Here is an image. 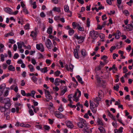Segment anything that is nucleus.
Instances as JSON below:
<instances>
[{
    "label": "nucleus",
    "mask_w": 133,
    "mask_h": 133,
    "mask_svg": "<svg viewBox=\"0 0 133 133\" xmlns=\"http://www.w3.org/2000/svg\"><path fill=\"white\" fill-rule=\"evenodd\" d=\"M55 116L57 118H62L64 117L63 115L58 111H56L54 113Z\"/></svg>",
    "instance_id": "obj_8"
},
{
    "label": "nucleus",
    "mask_w": 133,
    "mask_h": 133,
    "mask_svg": "<svg viewBox=\"0 0 133 133\" xmlns=\"http://www.w3.org/2000/svg\"><path fill=\"white\" fill-rule=\"evenodd\" d=\"M77 125L80 128H83L84 125L82 123L79 122L77 123Z\"/></svg>",
    "instance_id": "obj_29"
},
{
    "label": "nucleus",
    "mask_w": 133,
    "mask_h": 133,
    "mask_svg": "<svg viewBox=\"0 0 133 133\" xmlns=\"http://www.w3.org/2000/svg\"><path fill=\"white\" fill-rule=\"evenodd\" d=\"M35 93V91L32 90L30 94L31 95V96L34 98H35V97H34V95Z\"/></svg>",
    "instance_id": "obj_34"
},
{
    "label": "nucleus",
    "mask_w": 133,
    "mask_h": 133,
    "mask_svg": "<svg viewBox=\"0 0 133 133\" xmlns=\"http://www.w3.org/2000/svg\"><path fill=\"white\" fill-rule=\"evenodd\" d=\"M40 16L42 17H44L45 15L43 12H42L40 14Z\"/></svg>",
    "instance_id": "obj_59"
},
{
    "label": "nucleus",
    "mask_w": 133,
    "mask_h": 133,
    "mask_svg": "<svg viewBox=\"0 0 133 133\" xmlns=\"http://www.w3.org/2000/svg\"><path fill=\"white\" fill-rule=\"evenodd\" d=\"M9 70L13 71H14L15 70V68L12 65H9Z\"/></svg>",
    "instance_id": "obj_20"
},
{
    "label": "nucleus",
    "mask_w": 133,
    "mask_h": 133,
    "mask_svg": "<svg viewBox=\"0 0 133 133\" xmlns=\"http://www.w3.org/2000/svg\"><path fill=\"white\" fill-rule=\"evenodd\" d=\"M67 88H64L62 91L61 94V95H63L67 91Z\"/></svg>",
    "instance_id": "obj_30"
},
{
    "label": "nucleus",
    "mask_w": 133,
    "mask_h": 133,
    "mask_svg": "<svg viewBox=\"0 0 133 133\" xmlns=\"http://www.w3.org/2000/svg\"><path fill=\"white\" fill-rule=\"evenodd\" d=\"M90 108L91 109V110L92 112L94 113H95L97 111L96 108L95 107L94 105L95 104V103L91 101H90Z\"/></svg>",
    "instance_id": "obj_4"
},
{
    "label": "nucleus",
    "mask_w": 133,
    "mask_h": 133,
    "mask_svg": "<svg viewBox=\"0 0 133 133\" xmlns=\"http://www.w3.org/2000/svg\"><path fill=\"white\" fill-rule=\"evenodd\" d=\"M64 10L65 11L68 12H70L71 14V11H70L69 10V7L67 5H64Z\"/></svg>",
    "instance_id": "obj_13"
},
{
    "label": "nucleus",
    "mask_w": 133,
    "mask_h": 133,
    "mask_svg": "<svg viewBox=\"0 0 133 133\" xmlns=\"http://www.w3.org/2000/svg\"><path fill=\"white\" fill-rule=\"evenodd\" d=\"M119 88V85L118 84L116 85L115 86H114V89L117 91H118Z\"/></svg>",
    "instance_id": "obj_27"
},
{
    "label": "nucleus",
    "mask_w": 133,
    "mask_h": 133,
    "mask_svg": "<svg viewBox=\"0 0 133 133\" xmlns=\"http://www.w3.org/2000/svg\"><path fill=\"white\" fill-rule=\"evenodd\" d=\"M24 28L25 29H29V24H28L25 25L24 26Z\"/></svg>",
    "instance_id": "obj_53"
},
{
    "label": "nucleus",
    "mask_w": 133,
    "mask_h": 133,
    "mask_svg": "<svg viewBox=\"0 0 133 133\" xmlns=\"http://www.w3.org/2000/svg\"><path fill=\"white\" fill-rule=\"evenodd\" d=\"M47 68L46 67L44 68H42L40 69V70L42 72H43L44 73L46 72L47 71Z\"/></svg>",
    "instance_id": "obj_24"
},
{
    "label": "nucleus",
    "mask_w": 133,
    "mask_h": 133,
    "mask_svg": "<svg viewBox=\"0 0 133 133\" xmlns=\"http://www.w3.org/2000/svg\"><path fill=\"white\" fill-rule=\"evenodd\" d=\"M133 2L132 0H130L129 2L127 3V4L129 6H131V3H133Z\"/></svg>",
    "instance_id": "obj_50"
},
{
    "label": "nucleus",
    "mask_w": 133,
    "mask_h": 133,
    "mask_svg": "<svg viewBox=\"0 0 133 133\" xmlns=\"http://www.w3.org/2000/svg\"><path fill=\"white\" fill-rule=\"evenodd\" d=\"M60 73V72L59 71L57 70L55 72L54 74L56 76H59Z\"/></svg>",
    "instance_id": "obj_40"
},
{
    "label": "nucleus",
    "mask_w": 133,
    "mask_h": 133,
    "mask_svg": "<svg viewBox=\"0 0 133 133\" xmlns=\"http://www.w3.org/2000/svg\"><path fill=\"white\" fill-rule=\"evenodd\" d=\"M108 58L105 55H104L101 58V59H103L104 61L106 62V59H107Z\"/></svg>",
    "instance_id": "obj_42"
},
{
    "label": "nucleus",
    "mask_w": 133,
    "mask_h": 133,
    "mask_svg": "<svg viewBox=\"0 0 133 133\" xmlns=\"http://www.w3.org/2000/svg\"><path fill=\"white\" fill-rule=\"evenodd\" d=\"M35 106L32 105V107L34 109V111L35 113H36V109L37 110V111H38L39 109L38 107H37L36 108H35Z\"/></svg>",
    "instance_id": "obj_37"
},
{
    "label": "nucleus",
    "mask_w": 133,
    "mask_h": 133,
    "mask_svg": "<svg viewBox=\"0 0 133 133\" xmlns=\"http://www.w3.org/2000/svg\"><path fill=\"white\" fill-rule=\"evenodd\" d=\"M65 82L64 80H61L59 78H56L55 80L54 83H65Z\"/></svg>",
    "instance_id": "obj_11"
},
{
    "label": "nucleus",
    "mask_w": 133,
    "mask_h": 133,
    "mask_svg": "<svg viewBox=\"0 0 133 133\" xmlns=\"http://www.w3.org/2000/svg\"><path fill=\"white\" fill-rule=\"evenodd\" d=\"M121 35V33L120 31L118 30H117V35H116L115 36V38L117 39H119Z\"/></svg>",
    "instance_id": "obj_14"
},
{
    "label": "nucleus",
    "mask_w": 133,
    "mask_h": 133,
    "mask_svg": "<svg viewBox=\"0 0 133 133\" xmlns=\"http://www.w3.org/2000/svg\"><path fill=\"white\" fill-rule=\"evenodd\" d=\"M19 55L17 53L15 54L14 56V59H16L18 58L19 57Z\"/></svg>",
    "instance_id": "obj_51"
},
{
    "label": "nucleus",
    "mask_w": 133,
    "mask_h": 133,
    "mask_svg": "<svg viewBox=\"0 0 133 133\" xmlns=\"http://www.w3.org/2000/svg\"><path fill=\"white\" fill-rule=\"evenodd\" d=\"M82 55L83 56H85L87 55V53L86 51V50L84 49H83L81 50Z\"/></svg>",
    "instance_id": "obj_17"
},
{
    "label": "nucleus",
    "mask_w": 133,
    "mask_h": 133,
    "mask_svg": "<svg viewBox=\"0 0 133 133\" xmlns=\"http://www.w3.org/2000/svg\"><path fill=\"white\" fill-rule=\"evenodd\" d=\"M28 67L30 69V71L31 72H33L34 70V69L33 68V66L31 64L28 65Z\"/></svg>",
    "instance_id": "obj_26"
},
{
    "label": "nucleus",
    "mask_w": 133,
    "mask_h": 133,
    "mask_svg": "<svg viewBox=\"0 0 133 133\" xmlns=\"http://www.w3.org/2000/svg\"><path fill=\"white\" fill-rule=\"evenodd\" d=\"M107 111L108 113V116L110 117H111L112 116V115L111 114L110 111L109 110H107Z\"/></svg>",
    "instance_id": "obj_63"
},
{
    "label": "nucleus",
    "mask_w": 133,
    "mask_h": 133,
    "mask_svg": "<svg viewBox=\"0 0 133 133\" xmlns=\"http://www.w3.org/2000/svg\"><path fill=\"white\" fill-rule=\"evenodd\" d=\"M53 10L54 11H56L59 12H61L60 8V7H54L53 9Z\"/></svg>",
    "instance_id": "obj_15"
},
{
    "label": "nucleus",
    "mask_w": 133,
    "mask_h": 133,
    "mask_svg": "<svg viewBox=\"0 0 133 133\" xmlns=\"http://www.w3.org/2000/svg\"><path fill=\"white\" fill-rule=\"evenodd\" d=\"M74 32V31L72 29H70L69 31V34L70 36H71L73 35Z\"/></svg>",
    "instance_id": "obj_28"
},
{
    "label": "nucleus",
    "mask_w": 133,
    "mask_h": 133,
    "mask_svg": "<svg viewBox=\"0 0 133 133\" xmlns=\"http://www.w3.org/2000/svg\"><path fill=\"white\" fill-rule=\"evenodd\" d=\"M52 28L51 27H49L47 30V32L48 34H50L52 33Z\"/></svg>",
    "instance_id": "obj_22"
},
{
    "label": "nucleus",
    "mask_w": 133,
    "mask_h": 133,
    "mask_svg": "<svg viewBox=\"0 0 133 133\" xmlns=\"http://www.w3.org/2000/svg\"><path fill=\"white\" fill-rule=\"evenodd\" d=\"M74 56L77 58H79V56L78 55V50L77 49H75L74 50Z\"/></svg>",
    "instance_id": "obj_10"
},
{
    "label": "nucleus",
    "mask_w": 133,
    "mask_h": 133,
    "mask_svg": "<svg viewBox=\"0 0 133 133\" xmlns=\"http://www.w3.org/2000/svg\"><path fill=\"white\" fill-rule=\"evenodd\" d=\"M101 66H99L96 67L95 69L96 73V74H98V71L100 70L101 69Z\"/></svg>",
    "instance_id": "obj_23"
},
{
    "label": "nucleus",
    "mask_w": 133,
    "mask_h": 133,
    "mask_svg": "<svg viewBox=\"0 0 133 133\" xmlns=\"http://www.w3.org/2000/svg\"><path fill=\"white\" fill-rule=\"evenodd\" d=\"M44 128L45 130H49L50 129V127L49 126H48L47 125H44Z\"/></svg>",
    "instance_id": "obj_38"
},
{
    "label": "nucleus",
    "mask_w": 133,
    "mask_h": 133,
    "mask_svg": "<svg viewBox=\"0 0 133 133\" xmlns=\"http://www.w3.org/2000/svg\"><path fill=\"white\" fill-rule=\"evenodd\" d=\"M44 90L46 97L49 99H52V97L50 94L49 91L45 89H44Z\"/></svg>",
    "instance_id": "obj_7"
},
{
    "label": "nucleus",
    "mask_w": 133,
    "mask_h": 133,
    "mask_svg": "<svg viewBox=\"0 0 133 133\" xmlns=\"http://www.w3.org/2000/svg\"><path fill=\"white\" fill-rule=\"evenodd\" d=\"M36 48L37 50H40L41 52L44 51V47L42 43L37 44Z\"/></svg>",
    "instance_id": "obj_5"
},
{
    "label": "nucleus",
    "mask_w": 133,
    "mask_h": 133,
    "mask_svg": "<svg viewBox=\"0 0 133 133\" xmlns=\"http://www.w3.org/2000/svg\"><path fill=\"white\" fill-rule=\"evenodd\" d=\"M101 133H105V129L103 127H101L98 128Z\"/></svg>",
    "instance_id": "obj_16"
},
{
    "label": "nucleus",
    "mask_w": 133,
    "mask_h": 133,
    "mask_svg": "<svg viewBox=\"0 0 133 133\" xmlns=\"http://www.w3.org/2000/svg\"><path fill=\"white\" fill-rule=\"evenodd\" d=\"M19 108L18 106L16 107V113H19Z\"/></svg>",
    "instance_id": "obj_62"
},
{
    "label": "nucleus",
    "mask_w": 133,
    "mask_h": 133,
    "mask_svg": "<svg viewBox=\"0 0 133 133\" xmlns=\"http://www.w3.org/2000/svg\"><path fill=\"white\" fill-rule=\"evenodd\" d=\"M29 112L31 116H32L34 115L33 111L32 109H30L29 111Z\"/></svg>",
    "instance_id": "obj_41"
},
{
    "label": "nucleus",
    "mask_w": 133,
    "mask_h": 133,
    "mask_svg": "<svg viewBox=\"0 0 133 133\" xmlns=\"http://www.w3.org/2000/svg\"><path fill=\"white\" fill-rule=\"evenodd\" d=\"M66 125L68 127L70 128H72L73 127V125L70 121H66Z\"/></svg>",
    "instance_id": "obj_9"
},
{
    "label": "nucleus",
    "mask_w": 133,
    "mask_h": 133,
    "mask_svg": "<svg viewBox=\"0 0 133 133\" xmlns=\"http://www.w3.org/2000/svg\"><path fill=\"white\" fill-rule=\"evenodd\" d=\"M116 79L115 80V82H118V81H119V77L118 75H116Z\"/></svg>",
    "instance_id": "obj_56"
},
{
    "label": "nucleus",
    "mask_w": 133,
    "mask_h": 133,
    "mask_svg": "<svg viewBox=\"0 0 133 133\" xmlns=\"http://www.w3.org/2000/svg\"><path fill=\"white\" fill-rule=\"evenodd\" d=\"M32 79L34 82H35L37 80V78L35 76H33L32 77Z\"/></svg>",
    "instance_id": "obj_49"
},
{
    "label": "nucleus",
    "mask_w": 133,
    "mask_h": 133,
    "mask_svg": "<svg viewBox=\"0 0 133 133\" xmlns=\"http://www.w3.org/2000/svg\"><path fill=\"white\" fill-rule=\"evenodd\" d=\"M76 78L77 79V80L79 82L81 83H82L83 82L82 81V79L81 78L79 75H77L76 77Z\"/></svg>",
    "instance_id": "obj_25"
},
{
    "label": "nucleus",
    "mask_w": 133,
    "mask_h": 133,
    "mask_svg": "<svg viewBox=\"0 0 133 133\" xmlns=\"http://www.w3.org/2000/svg\"><path fill=\"white\" fill-rule=\"evenodd\" d=\"M8 95V90H7L4 92L3 94V96L4 97H7Z\"/></svg>",
    "instance_id": "obj_33"
},
{
    "label": "nucleus",
    "mask_w": 133,
    "mask_h": 133,
    "mask_svg": "<svg viewBox=\"0 0 133 133\" xmlns=\"http://www.w3.org/2000/svg\"><path fill=\"white\" fill-rule=\"evenodd\" d=\"M89 36L93 39H95L98 37L99 34L97 32L93 30L90 31Z\"/></svg>",
    "instance_id": "obj_2"
},
{
    "label": "nucleus",
    "mask_w": 133,
    "mask_h": 133,
    "mask_svg": "<svg viewBox=\"0 0 133 133\" xmlns=\"http://www.w3.org/2000/svg\"><path fill=\"white\" fill-rule=\"evenodd\" d=\"M58 110L59 111L61 112H62V111H63V109L62 107V104H61V105L59 107L58 109Z\"/></svg>",
    "instance_id": "obj_45"
},
{
    "label": "nucleus",
    "mask_w": 133,
    "mask_h": 133,
    "mask_svg": "<svg viewBox=\"0 0 133 133\" xmlns=\"http://www.w3.org/2000/svg\"><path fill=\"white\" fill-rule=\"evenodd\" d=\"M72 25L73 26V28L75 29L77 26V23L75 22H73L72 23Z\"/></svg>",
    "instance_id": "obj_58"
},
{
    "label": "nucleus",
    "mask_w": 133,
    "mask_h": 133,
    "mask_svg": "<svg viewBox=\"0 0 133 133\" xmlns=\"http://www.w3.org/2000/svg\"><path fill=\"white\" fill-rule=\"evenodd\" d=\"M116 48L115 46H112L110 49V51L111 52H112L113 50H115Z\"/></svg>",
    "instance_id": "obj_46"
},
{
    "label": "nucleus",
    "mask_w": 133,
    "mask_h": 133,
    "mask_svg": "<svg viewBox=\"0 0 133 133\" xmlns=\"http://www.w3.org/2000/svg\"><path fill=\"white\" fill-rule=\"evenodd\" d=\"M74 66L71 64H70L69 65V71L72 72L73 71V69Z\"/></svg>",
    "instance_id": "obj_32"
},
{
    "label": "nucleus",
    "mask_w": 133,
    "mask_h": 133,
    "mask_svg": "<svg viewBox=\"0 0 133 133\" xmlns=\"http://www.w3.org/2000/svg\"><path fill=\"white\" fill-rule=\"evenodd\" d=\"M21 94L23 96H26V93L25 91L24 90H21Z\"/></svg>",
    "instance_id": "obj_61"
},
{
    "label": "nucleus",
    "mask_w": 133,
    "mask_h": 133,
    "mask_svg": "<svg viewBox=\"0 0 133 133\" xmlns=\"http://www.w3.org/2000/svg\"><path fill=\"white\" fill-rule=\"evenodd\" d=\"M89 18H88L87 19V26L88 27H89L90 26V21L89 20Z\"/></svg>",
    "instance_id": "obj_39"
},
{
    "label": "nucleus",
    "mask_w": 133,
    "mask_h": 133,
    "mask_svg": "<svg viewBox=\"0 0 133 133\" xmlns=\"http://www.w3.org/2000/svg\"><path fill=\"white\" fill-rule=\"evenodd\" d=\"M68 106H69L71 108H76V106L75 105H72L70 104H69L68 105Z\"/></svg>",
    "instance_id": "obj_57"
},
{
    "label": "nucleus",
    "mask_w": 133,
    "mask_h": 133,
    "mask_svg": "<svg viewBox=\"0 0 133 133\" xmlns=\"http://www.w3.org/2000/svg\"><path fill=\"white\" fill-rule=\"evenodd\" d=\"M97 122L98 123V125H101L103 126V124L102 120L98 118L97 120Z\"/></svg>",
    "instance_id": "obj_21"
},
{
    "label": "nucleus",
    "mask_w": 133,
    "mask_h": 133,
    "mask_svg": "<svg viewBox=\"0 0 133 133\" xmlns=\"http://www.w3.org/2000/svg\"><path fill=\"white\" fill-rule=\"evenodd\" d=\"M101 97H96V98L94 99V101L96 103L98 102L99 101H101Z\"/></svg>",
    "instance_id": "obj_19"
},
{
    "label": "nucleus",
    "mask_w": 133,
    "mask_h": 133,
    "mask_svg": "<svg viewBox=\"0 0 133 133\" xmlns=\"http://www.w3.org/2000/svg\"><path fill=\"white\" fill-rule=\"evenodd\" d=\"M98 84V85H97L98 87H102L103 88H105L106 87V85L105 84Z\"/></svg>",
    "instance_id": "obj_31"
},
{
    "label": "nucleus",
    "mask_w": 133,
    "mask_h": 133,
    "mask_svg": "<svg viewBox=\"0 0 133 133\" xmlns=\"http://www.w3.org/2000/svg\"><path fill=\"white\" fill-rule=\"evenodd\" d=\"M7 127V125L6 124H4L3 125H0V128L1 129L5 128Z\"/></svg>",
    "instance_id": "obj_60"
},
{
    "label": "nucleus",
    "mask_w": 133,
    "mask_h": 133,
    "mask_svg": "<svg viewBox=\"0 0 133 133\" xmlns=\"http://www.w3.org/2000/svg\"><path fill=\"white\" fill-rule=\"evenodd\" d=\"M45 44L46 47L48 48H50L52 46V44L50 39H48L45 42Z\"/></svg>",
    "instance_id": "obj_6"
},
{
    "label": "nucleus",
    "mask_w": 133,
    "mask_h": 133,
    "mask_svg": "<svg viewBox=\"0 0 133 133\" xmlns=\"http://www.w3.org/2000/svg\"><path fill=\"white\" fill-rule=\"evenodd\" d=\"M17 44L18 45V48L19 49H21L22 47V44L21 43L18 42H17Z\"/></svg>",
    "instance_id": "obj_44"
},
{
    "label": "nucleus",
    "mask_w": 133,
    "mask_h": 133,
    "mask_svg": "<svg viewBox=\"0 0 133 133\" xmlns=\"http://www.w3.org/2000/svg\"><path fill=\"white\" fill-rule=\"evenodd\" d=\"M23 11L26 14H28V11L26 8H24Z\"/></svg>",
    "instance_id": "obj_64"
},
{
    "label": "nucleus",
    "mask_w": 133,
    "mask_h": 133,
    "mask_svg": "<svg viewBox=\"0 0 133 133\" xmlns=\"http://www.w3.org/2000/svg\"><path fill=\"white\" fill-rule=\"evenodd\" d=\"M0 102L4 104V106L0 107V110L1 112H4V115L7 118L8 113L7 111L8 110V98L0 97Z\"/></svg>",
    "instance_id": "obj_1"
},
{
    "label": "nucleus",
    "mask_w": 133,
    "mask_h": 133,
    "mask_svg": "<svg viewBox=\"0 0 133 133\" xmlns=\"http://www.w3.org/2000/svg\"><path fill=\"white\" fill-rule=\"evenodd\" d=\"M103 92L101 90H99L98 91V97H101V95L102 94V93Z\"/></svg>",
    "instance_id": "obj_52"
},
{
    "label": "nucleus",
    "mask_w": 133,
    "mask_h": 133,
    "mask_svg": "<svg viewBox=\"0 0 133 133\" xmlns=\"http://www.w3.org/2000/svg\"><path fill=\"white\" fill-rule=\"evenodd\" d=\"M77 29L81 31H83L84 30V28L81 26H79L78 28Z\"/></svg>",
    "instance_id": "obj_54"
},
{
    "label": "nucleus",
    "mask_w": 133,
    "mask_h": 133,
    "mask_svg": "<svg viewBox=\"0 0 133 133\" xmlns=\"http://www.w3.org/2000/svg\"><path fill=\"white\" fill-rule=\"evenodd\" d=\"M4 45L2 44H0V52H2L3 51L2 48L4 47Z\"/></svg>",
    "instance_id": "obj_35"
},
{
    "label": "nucleus",
    "mask_w": 133,
    "mask_h": 133,
    "mask_svg": "<svg viewBox=\"0 0 133 133\" xmlns=\"http://www.w3.org/2000/svg\"><path fill=\"white\" fill-rule=\"evenodd\" d=\"M9 42L11 44H13L15 42V41L12 39H9Z\"/></svg>",
    "instance_id": "obj_47"
},
{
    "label": "nucleus",
    "mask_w": 133,
    "mask_h": 133,
    "mask_svg": "<svg viewBox=\"0 0 133 133\" xmlns=\"http://www.w3.org/2000/svg\"><path fill=\"white\" fill-rule=\"evenodd\" d=\"M107 18V17L106 16V15L104 14L102 16V19L104 21L105 19H106Z\"/></svg>",
    "instance_id": "obj_55"
},
{
    "label": "nucleus",
    "mask_w": 133,
    "mask_h": 133,
    "mask_svg": "<svg viewBox=\"0 0 133 133\" xmlns=\"http://www.w3.org/2000/svg\"><path fill=\"white\" fill-rule=\"evenodd\" d=\"M1 59L2 62H3L4 61V55L3 54H1L0 55Z\"/></svg>",
    "instance_id": "obj_36"
},
{
    "label": "nucleus",
    "mask_w": 133,
    "mask_h": 133,
    "mask_svg": "<svg viewBox=\"0 0 133 133\" xmlns=\"http://www.w3.org/2000/svg\"><path fill=\"white\" fill-rule=\"evenodd\" d=\"M123 73H125L127 72L128 70L127 69V67L126 66H124L123 68Z\"/></svg>",
    "instance_id": "obj_48"
},
{
    "label": "nucleus",
    "mask_w": 133,
    "mask_h": 133,
    "mask_svg": "<svg viewBox=\"0 0 133 133\" xmlns=\"http://www.w3.org/2000/svg\"><path fill=\"white\" fill-rule=\"evenodd\" d=\"M74 38L77 39L78 40V43L80 44L83 42L85 38L81 36H79L77 34H75L74 37Z\"/></svg>",
    "instance_id": "obj_3"
},
{
    "label": "nucleus",
    "mask_w": 133,
    "mask_h": 133,
    "mask_svg": "<svg viewBox=\"0 0 133 133\" xmlns=\"http://www.w3.org/2000/svg\"><path fill=\"white\" fill-rule=\"evenodd\" d=\"M126 29L129 30V31H131L133 29L132 25V24H128L126 26Z\"/></svg>",
    "instance_id": "obj_12"
},
{
    "label": "nucleus",
    "mask_w": 133,
    "mask_h": 133,
    "mask_svg": "<svg viewBox=\"0 0 133 133\" xmlns=\"http://www.w3.org/2000/svg\"><path fill=\"white\" fill-rule=\"evenodd\" d=\"M80 123L82 124H83L84 125H85V126H86V127H87L88 124L86 122L85 120L81 118L80 119Z\"/></svg>",
    "instance_id": "obj_18"
},
{
    "label": "nucleus",
    "mask_w": 133,
    "mask_h": 133,
    "mask_svg": "<svg viewBox=\"0 0 133 133\" xmlns=\"http://www.w3.org/2000/svg\"><path fill=\"white\" fill-rule=\"evenodd\" d=\"M53 89L54 91H57L59 90V88L56 86L55 87H53Z\"/></svg>",
    "instance_id": "obj_43"
}]
</instances>
